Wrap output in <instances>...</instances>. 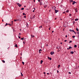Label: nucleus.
Masks as SVG:
<instances>
[{
	"label": "nucleus",
	"instance_id": "f704fd0d",
	"mask_svg": "<svg viewBox=\"0 0 79 79\" xmlns=\"http://www.w3.org/2000/svg\"><path fill=\"white\" fill-rule=\"evenodd\" d=\"M72 37L73 38H74L75 37V36H73Z\"/></svg>",
	"mask_w": 79,
	"mask_h": 79
},
{
	"label": "nucleus",
	"instance_id": "a18cd8bd",
	"mask_svg": "<svg viewBox=\"0 0 79 79\" xmlns=\"http://www.w3.org/2000/svg\"><path fill=\"white\" fill-rule=\"evenodd\" d=\"M19 35H21V33H19Z\"/></svg>",
	"mask_w": 79,
	"mask_h": 79
},
{
	"label": "nucleus",
	"instance_id": "a211bd4d",
	"mask_svg": "<svg viewBox=\"0 0 79 79\" xmlns=\"http://www.w3.org/2000/svg\"><path fill=\"white\" fill-rule=\"evenodd\" d=\"M60 65H59L58 66V68H60Z\"/></svg>",
	"mask_w": 79,
	"mask_h": 79
},
{
	"label": "nucleus",
	"instance_id": "f257e3e1",
	"mask_svg": "<svg viewBox=\"0 0 79 79\" xmlns=\"http://www.w3.org/2000/svg\"><path fill=\"white\" fill-rule=\"evenodd\" d=\"M21 19H22V18H21V17H20L19 18L18 20L19 21H21Z\"/></svg>",
	"mask_w": 79,
	"mask_h": 79
},
{
	"label": "nucleus",
	"instance_id": "13d9d810",
	"mask_svg": "<svg viewBox=\"0 0 79 79\" xmlns=\"http://www.w3.org/2000/svg\"><path fill=\"white\" fill-rule=\"evenodd\" d=\"M74 32L75 34H76V32H75H75Z\"/></svg>",
	"mask_w": 79,
	"mask_h": 79
},
{
	"label": "nucleus",
	"instance_id": "ea45409f",
	"mask_svg": "<svg viewBox=\"0 0 79 79\" xmlns=\"http://www.w3.org/2000/svg\"><path fill=\"white\" fill-rule=\"evenodd\" d=\"M64 42H67V40H64Z\"/></svg>",
	"mask_w": 79,
	"mask_h": 79
},
{
	"label": "nucleus",
	"instance_id": "3c124183",
	"mask_svg": "<svg viewBox=\"0 0 79 79\" xmlns=\"http://www.w3.org/2000/svg\"><path fill=\"white\" fill-rule=\"evenodd\" d=\"M67 35H65V37H67Z\"/></svg>",
	"mask_w": 79,
	"mask_h": 79
},
{
	"label": "nucleus",
	"instance_id": "c85d7f7f",
	"mask_svg": "<svg viewBox=\"0 0 79 79\" xmlns=\"http://www.w3.org/2000/svg\"><path fill=\"white\" fill-rule=\"evenodd\" d=\"M71 42H72V41L70 40L69 41V44H70L71 43Z\"/></svg>",
	"mask_w": 79,
	"mask_h": 79
},
{
	"label": "nucleus",
	"instance_id": "e433bc0d",
	"mask_svg": "<svg viewBox=\"0 0 79 79\" xmlns=\"http://www.w3.org/2000/svg\"><path fill=\"white\" fill-rule=\"evenodd\" d=\"M23 15H26V14H25L24 13H23Z\"/></svg>",
	"mask_w": 79,
	"mask_h": 79
},
{
	"label": "nucleus",
	"instance_id": "c9c22d12",
	"mask_svg": "<svg viewBox=\"0 0 79 79\" xmlns=\"http://www.w3.org/2000/svg\"><path fill=\"white\" fill-rule=\"evenodd\" d=\"M40 51H42V50H41V49H40V50H39V52H40Z\"/></svg>",
	"mask_w": 79,
	"mask_h": 79
},
{
	"label": "nucleus",
	"instance_id": "774afa93",
	"mask_svg": "<svg viewBox=\"0 0 79 79\" xmlns=\"http://www.w3.org/2000/svg\"><path fill=\"white\" fill-rule=\"evenodd\" d=\"M78 36H79V34L78 35Z\"/></svg>",
	"mask_w": 79,
	"mask_h": 79
},
{
	"label": "nucleus",
	"instance_id": "a878e982",
	"mask_svg": "<svg viewBox=\"0 0 79 79\" xmlns=\"http://www.w3.org/2000/svg\"><path fill=\"white\" fill-rule=\"evenodd\" d=\"M60 50H59V49H58V50L57 52H60Z\"/></svg>",
	"mask_w": 79,
	"mask_h": 79
},
{
	"label": "nucleus",
	"instance_id": "603ef678",
	"mask_svg": "<svg viewBox=\"0 0 79 79\" xmlns=\"http://www.w3.org/2000/svg\"><path fill=\"white\" fill-rule=\"evenodd\" d=\"M34 11H34V10H33V13H34Z\"/></svg>",
	"mask_w": 79,
	"mask_h": 79
},
{
	"label": "nucleus",
	"instance_id": "a19ab883",
	"mask_svg": "<svg viewBox=\"0 0 79 79\" xmlns=\"http://www.w3.org/2000/svg\"><path fill=\"white\" fill-rule=\"evenodd\" d=\"M19 39H21V37L19 36Z\"/></svg>",
	"mask_w": 79,
	"mask_h": 79
},
{
	"label": "nucleus",
	"instance_id": "6ab92c4d",
	"mask_svg": "<svg viewBox=\"0 0 79 79\" xmlns=\"http://www.w3.org/2000/svg\"><path fill=\"white\" fill-rule=\"evenodd\" d=\"M47 5L44 6V8H46V7H47Z\"/></svg>",
	"mask_w": 79,
	"mask_h": 79
},
{
	"label": "nucleus",
	"instance_id": "b1692460",
	"mask_svg": "<svg viewBox=\"0 0 79 79\" xmlns=\"http://www.w3.org/2000/svg\"><path fill=\"white\" fill-rule=\"evenodd\" d=\"M2 61L3 62V63H5V61L4 60H2Z\"/></svg>",
	"mask_w": 79,
	"mask_h": 79
},
{
	"label": "nucleus",
	"instance_id": "1a4fd4ad",
	"mask_svg": "<svg viewBox=\"0 0 79 79\" xmlns=\"http://www.w3.org/2000/svg\"><path fill=\"white\" fill-rule=\"evenodd\" d=\"M74 48H76L77 47V45H74Z\"/></svg>",
	"mask_w": 79,
	"mask_h": 79
},
{
	"label": "nucleus",
	"instance_id": "423d86ee",
	"mask_svg": "<svg viewBox=\"0 0 79 79\" xmlns=\"http://www.w3.org/2000/svg\"><path fill=\"white\" fill-rule=\"evenodd\" d=\"M75 11L77 12V9H75Z\"/></svg>",
	"mask_w": 79,
	"mask_h": 79
},
{
	"label": "nucleus",
	"instance_id": "393cba45",
	"mask_svg": "<svg viewBox=\"0 0 79 79\" xmlns=\"http://www.w3.org/2000/svg\"><path fill=\"white\" fill-rule=\"evenodd\" d=\"M69 48L70 49V48H73L72 47H71V46L69 47Z\"/></svg>",
	"mask_w": 79,
	"mask_h": 79
},
{
	"label": "nucleus",
	"instance_id": "79ce46f5",
	"mask_svg": "<svg viewBox=\"0 0 79 79\" xmlns=\"http://www.w3.org/2000/svg\"><path fill=\"white\" fill-rule=\"evenodd\" d=\"M18 21V19H17V20H16V21Z\"/></svg>",
	"mask_w": 79,
	"mask_h": 79
},
{
	"label": "nucleus",
	"instance_id": "7c9ffc66",
	"mask_svg": "<svg viewBox=\"0 0 79 79\" xmlns=\"http://www.w3.org/2000/svg\"><path fill=\"white\" fill-rule=\"evenodd\" d=\"M21 74L22 76H23V74H22V73H21Z\"/></svg>",
	"mask_w": 79,
	"mask_h": 79
},
{
	"label": "nucleus",
	"instance_id": "5701e85b",
	"mask_svg": "<svg viewBox=\"0 0 79 79\" xmlns=\"http://www.w3.org/2000/svg\"><path fill=\"white\" fill-rule=\"evenodd\" d=\"M19 3H17V5H18L19 6Z\"/></svg>",
	"mask_w": 79,
	"mask_h": 79
},
{
	"label": "nucleus",
	"instance_id": "f3484780",
	"mask_svg": "<svg viewBox=\"0 0 79 79\" xmlns=\"http://www.w3.org/2000/svg\"><path fill=\"white\" fill-rule=\"evenodd\" d=\"M66 13H68L69 12V10H67L66 11Z\"/></svg>",
	"mask_w": 79,
	"mask_h": 79
},
{
	"label": "nucleus",
	"instance_id": "338daca9",
	"mask_svg": "<svg viewBox=\"0 0 79 79\" xmlns=\"http://www.w3.org/2000/svg\"><path fill=\"white\" fill-rule=\"evenodd\" d=\"M62 43H60V44H62Z\"/></svg>",
	"mask_w": 79,
	"mask_h": 79
},
{
	"label": "nucleus",
	"instance_id": "473e14b6",
	"mask_svg": "<svg viewBox=\"0 0 79 79\" xmlns=\"http://www.w3.org/2000/svg\"><path fill=\"white\" fill-rule=\"evenodd\" d=\"M56 48H58V49L60 48V47H57Z\"/></svg>",
	"mask_w": 79,
	"mask_h": 79
},
{
	"label": "nucleus",
	"instance_id": "cd10ccee",
	"mask_svg": "<svg viewBox=\"0 0 79 79\" xmlns=\"http://www.w3.org/2000/svg\"><path fill=\"white\" fill-rule=\"evenodd\" d=\"M69 31H70V32H72L73 30H69Z\"/></svg>",
	"mask_w": 79,
	"mask_h": 79
},
{
	"label": "nucleus",
	"instance_id": "8fccbe9b",
	"mask_svg": "<svg viewBox=\"0 0 79 79\" xmlns=\"http://www.w3.org/2000/svg\"><path fill=\"white\" fill-rule=\"evenodd\" d=\"M11 23H12V24H13V21H11Z\"/></svg>",
	"mask_w": 79,
	"mask_h": 79
},
{
	"label": "nucleus",
	"instance_id": "6e6552de",
	"mask_svg": "<svg viewBox=\"0 0 79 79\" xmlns=\"http://www.w3.org/2000/svg\"><path fill=\"white\" fill-rule=\"evenodd\" d=\"M75 3V1L73 2V3H72L73 5H74Z\"/></svg>",
	"mask_w": 79,
	"mask_h": 79
},
{
	"label": "nucleus",
	"instance_id": "4d7b16f0",
	"mask_svg": "<svg viewBox=\"0 0 79 79\" xmlns=\"http://www.w3.org/2000/svg\"><path fill=\"white\" fill-rule=\"evenodd\" d=\"M59 72L58 71H57V73H58V72Z\"/></svg>",
	"mask_w": 79,
	"mask_h": 79
},
{
	"label": "nucleus",
	"instance_id": "052dcab7",
	"mask_svg": "<svg viewBox=\"0 0 79 79\" xmlns=\"http://www.w3.org/2000/svg\"><path fill=\"white\" fill-rule=\"evenodd\" d=\"M49 30H50V28H49Z\"/></svg>",
	"mask_w": 79,
	"mask_h": 79
},
{
	"label": "nucleus",
	"instance_id": "4be33fe9",
	"mask_svg": "<svg viewBox=\"0 0 79 79\" xmlns=\"http://www.w3.org/2000/svg\"><path fill=\"white\" fill-rule=\"evenodd\" d=\"M19 7H21V4H19Z\"/></svg>",
	"mask_w": 79,
	"mask_h": 79
},
{
	"label": "nucleus",
	"instance_id": "680f3d73",
	"mask_svg": "<svg viewBox=\"0 0 79 79\" xmlns=\"http://www.w3.org/2000/svg\"><path fill=\"white\" fill-rule=\"evenodd\" d=\"M33 1H34V2H35V0H33Z\"/></svg>",
	"mask_w": 79,
	"mask_h": 79
},
{
	"label": "nucleus",
	"instance_id": "e2e57ef3",
	"mask_svg": "<svg viewBox=\"0 0 79 79\" xmlns=\"http://www.w3.org/2000/svg\"><path fill=\"white\" fill-rule=\"evenodd\" d=\"M55 20H56V18L55 19Z\"/></svg>",
	"mask_w": 79,
	"mask_h": 79
},
{
	"label": "nucleus",
	"instance_id": "58836bf2",
	"mask_svg": "<svg viewBox=\"0 0 79 79\" xmlns=\"http://www.w3.org/2000/svg\"><path fill=\"white\" fill-rule=\"evenodd\" d=\"M14 21H15V22H16V19H14Z\"/></svg>",
	"mask_w": 79,
	"mask_h": 79
},
{
	"label": "nucleus",
	"instance_id": "c756f323",
	"mask_svg": "<svg viewBox=\"0 0 79 79\" xmlns=\"http://www.w3.org/2000/svg\"><path fill=\"white\" fill-rule=\"evenodd\" d=\"M40 5H42V2H40Z\"/></svg>",
	"mask_w": 79,
	"mask_h": 79
},
{
	"label": "nucleus",
	"instance_id": "72a5a7b5",
	"mask_svg": "<svg viewBox=\"0 0 79 79\" xmlns=\"http://www.w3.org/2000/svg\"><path fill=\"white\" fill-rule=\"evenodd\" d=\"M8 23H6V25H5V26H7V25H8Z\"/></svg>",
	"mask_w": 79,
	"mask_h": 79
},
{
	"label": "nucleus",
	"instance_id": "aec40b11",
	"mask_svg": "<svg viewBox=\"0 0 79 79\" xmlns=\"http://www.w3.org/2000/svg\"><path fill=\"white\" fill-rule=\"evenodd\" d=\"M21 40H24V37H23V38H21Z\"/></svg>",
	"mask_w": 79,
	"mask_h": 79
},
{
	"label": "nucleus",
	"instance_id": "412c9836",
	"mask_svg": "<svg viewBox=\"0 0 79 79\" xmlns=\"http://www.w3.org/2000/svg\"><path fill=\"white\" fill-rule=\"evenodd\" d=\"M76 31H79V29H78V28H76Z\"/></svg>",
	"mask_w": 79,
	"mask_h": 79
},
{
	"label": "nucleus",
	"instance_id": "4c0bfd02",
	"mask_svg": "<svg viewBox=\"0 0 79 79\" xmlns=\"http://www.w3.org/2000/svg\"><path fill=\"white\" fill-rule=\"evenodd\" d=\"M69 74H71V73L70 72H69Z\"/></svg>",
	"mask_w": 79,
	"mask_h": 79
},
{
	"label": "nucleus",
	"instance_id": "39448f33",
	"mask_svg": "<svg viewBox=\"0 0 79 79\" xmlns=\"http://www.w3.org/2000/svg\"><path fill=\"white\" fill-rule=\"evenodd\" d=\"M32 18L33 19H34L35 18V15H34L33 16Z\"/></svg>",
	"mask_w": 79,
	"mask_h": 79
},
{
	"label": "nucleus",
	"instance_id": "de8ad7c7",
	"mask_svg": "<svg viewBox=\"0 0 79 79\" xmlns=\"http://www.w3.org/2000/svg\"><path fill=\"white\" fill-rule=\"evenodd\" d=\"M47 74L48 75L49 74V73H47Z\"/></svg>",
	"mask_w": 79,
	"mask_h": 79
},
{
	"label": "nucleus",
	"instance_id": "6e6d98bb",
	"mask_svg": "<svg viewBox=\"0 0 79 79\" xmlns=\"http://www.w3.org/2000/svg\"><path fill=\"white\" fill-rule=\"evenodd\" d=\"M38 1L39 2H40V0H38Z\"/></svg>",
	"mask_w": 79,
	"mask_h": 79
},
{
	"label": "nucleus",
	"instance_id": "f8f14e48",
	"mask_svg": "<svg viewBox=\"0 0 79 79\" xmlns=\"http://www.w3.org/2000/svg\"><path fill=\"white\" fill-rule=\"evenodd\" d=\"M75 21H78V20H79V19H75Z\"/></svg>",
	"mask_w": 79,
	"mask_h": 79
},
{
	"label": "nucleus",
	"instance_id": "2f4dec72",
	"mask_svg": "<svg viewBox=\"0 0 79 79\" xmlns=\"http://www.w3.org/2000/svg\"><path fill=\"white\" fill-rule=\"evenodd\" d=\"M72 32H75V31L74 30H72Z\"/></svg>",
	"mask_w": 79,
	"mask_h": 79
},
{
	"label": "nucleus",
	"instance_id": "9b49d317",
	"mask_svg": "<svg viewBox=\"0 0 79 79\" xmlns=\"http://www.w3.org/2000/svg\"><path fill=\"white\" fill-rule=\"evenodd\" d=\"M42 63H43V60H41L40 64H42Z\"/></svg>",
	"mask_w": 79,
	"mask_h": 79
},
{
	"label": "nucleus",
	"instance_id": "49530a36",
	"mask_svg": "<svg viewBox=\"0 0 79 79\" xmlns=\"http://www.w3.org/2000/svg\"><path fill=\"white\" fill-rule=\"evenodd\" d=\"M69 49H69V48H67L68 50H69Z\"/></svg>",
	"mask_w": 79,
	"mask_h": 79
},
{
	"label": "nucleus",
	"instance_id": "f03ea898",
	"mask_svg": "<svg viewBox=\"0 0 79 79\" xmlns=\"http://www.w3.org/2000/svg\"><path fill=\"white\" fill-rule=\"evenodd\" d=\"M54 54V52H52L50 53V54H51V55H52L53 54Z\"/></svg>",
	"mask_w": 79,
	"mask_h": 79
},
{
	"label": "nucleus",
	"instance_id": "2eb2a0df",
	"mask_svg": "<svg viewBox=\"0 0 79 79\" xmlns=\"http://www.w3.org/2000/svg\"><path fill=\"white\" fill-rule=\"evenodd\" d=\"M39 28H42V26H40L39 27Z\"/></svg>",
	"mask_w": 79,
	"mask_h": 79
},
{
	"label": "nucleus",
	"instance_id": "bb28decb",
	"mask_svg": "<svg viewBox=\"0 0 79 79\" xmlns=\"http://www.w3.org/2000/svg\"><path fill=\"white\" fill-rule=\"evenodd\" d=\"M22 63L23 64V65H24V62H22Z\"/></svg>",
	"mask_w": 79,
	"mask_h": 79
},
{
	"label": "nucleus",
	"instance_id": "69168bd1",
	"mask_svg": "<svg viewBox=\"0 0 79 79\" xmlns=\"http://www.w3.org/2000/svg\"><path fill=\"white\" fill-rule=\"evenodd\" d=\"M2 22H3V19H2Z\"/></svg>",
	"mask_w": 79,
	"mask_h": 79
},
{
	"label": "nucleus",
	"instance_id": "c03bdc74",
	"mask_svg": "<svg viewBox=\"0 0 79 79\" xmlns=\"http://www.w3.org/2000/svg\"><path fill=\"white\" fill-rule=\"evenodd\" d=\"M71 14H70L69 15V16H71Z\"/></svg>",
	"mask_w": 79,
	"mask_h": 79
},
{
	"label": "nucleus",
	"instance_id": "9d476101",
	"mask_svg": "<svg viewBox=\"0 0 79 79\" xmlns=\"http://www.w3.org/2000/svg\"><path fill=\"white\" fill-rule=\"evenodd\" d=\"M31 37H34V35H31Z\"/></svg>",
	"mask_w": 79,
	"mask_h": 79
},
{
	"label": "nucleus",
	"instance_id": "0e129e2a",
	"mask_svg": "<svg viewBox=\"0 0 79 79\" xmlns=\"http://www.w3.org/2000/svg\"><path fill=\"white\" fill-rule=\"evenodd\" d=\"M77 34H79V33L78 32H77Z\"/></svg>",
	"mask_w": 79,
	"mask_h": 79
},
{
	"label": "nucleus",
	"instance_id": "0eeeda50",
	"mask_svg": "<svg viewBox=\"0 0 79 79\" xmlns=\"http://www.w3.org/2000/svg\"><path fill=\"white\" fill-rule=\"evenodd\" d=\"M70 53H71V54H73V53H74V52L73 51L71 52Z\"/></svg>",
	"mask_w": 79,
	"mask_h": 79
},
{
	"label": "nucleus",
	"instance_id": "09e8293b",
	"mask_svg": "<svg viewBox=\"0 0 79 79\" xmlns=\"http://www.w3.org/2000/svg\"><path fill=\"white\" fill-rule=\"evenodd\" d=\"M44 74H45V72H44Z\"/></svg>",
	"mask_w": 79,
	"mask_h": 79
},
{
	"label": "nucleus",
	"instance_id": "7ed1b4c3",
	"mask_svg": "<svg viewBox=\"0 0 79 79\" xmlns=\"http://www.w3.org/2000/svg\"><path fill=\"white\" fill-rule=\"evenodd\" d=\"M55 13H57V12H58V11H59L58 10H55Z\"/></svg>",
	"mask_w": 79,
	"mask_h": 79
},
{
	"label": "nucleus",
	"instance_id": "37998d69",
	"mask_svg": "<svg viewBox=\"0 0 79 79\" xmlns=\"http://www.w3.org/2000/svg\"><path fill=\"white\" fill-rule=\"evenodd\" d=\"M26 16H24V17L25 18H26Z\"/></svg>",
	"mask_w": 79,
	"mask_h": 79
},
{
	"label": "nucleus",
	"instance_id": "bf43d9fd",
	"mask_svg": "<svg viewBox=\"0 0 79 79\" xmlns=\"http://www.w3.org/2000/svg\"><path fill=\"white\" fill-rule=\"evenodd\" d=\"M9 25L10 26H11V24H10Z\"/></svg>",
	"mask_w": 79,
	"mask_h": 79
},
{
	"label": "nucleus",
	"instance_id": "864d4df0",
	"mask_svg": "<svg viewBox=\"0 0 79 79\" xmlns=\"http://www.w3.org/2000/svg\"><path fill=\"white\" fill-rule=\"evenodd\" d=\"M53 32H54V31H52V33H53Z\"/></svg>",
	"mask_w": 79,
	"mask_h": 79
},
{
	"label": "nucleus",
	"instance_id": "20e7f679",
	"mask_svg": "<svg viewBox=\"0 0 79 79\" xmlns=\"http://www.w3.org/2000/svg\"><path fill=\"white\" fill-rule=\"evenodd\" d=\"M48 60H52V58H51V57H48Z\"/></svg>",
	"mask_w": 79,
	"mask_h": 79
},
{
	"label": "nucleus",
	"instance_id": "5fc2aeb1",
	"mask_svg": "<svg viewBox=\"0 0 79 79\" xmlns=\"http://www.w3.org/2000/svg\"><path fill=\"white\" fill-rule=\"evenodd\" d=\"M63 13L64 14V13H65V12H64Z\"/></svg>",
	"mask_w": 79,
	"mask_h": 79
},
{
	"label": "nucleus",
	"instance_id": "ddd939ff",
	"mask_svg": "<svg viewBox=\"0 0 79 79\" xmlns=\"http://www.w3.org/2000/svg\"><path fill=\"white\" fill-rule=\"evenodd\" d=\"M69 2H70V3H71V2H73V0H70Z\"/></svg>",
	"mask_w": 79,
	"mask_h": 79
},
{
	"label": "nucleus",
	"instance_id": "dca6fc26",
	"mask_svg": "<svg viewBox=\"0 0 79 79\" xmlns=\"http://www.w3.org/2000/svg\"><path fill=\"white\" fill-rule=\"evenodd\" d=\"M24 9L23 8H22L21 9V10H24Z\"/></svg>",
	"mask_w": 79,
	"mask_h": 79
},
{
	"label": "nucleus",
	"instance_id": "4468645a",
	"mask_svg": "<svg viewBox=\"0 0 79 79\" xmlns=\"http://www.w3.org/2000/svg\"><path fill=\"white\" fill-rule=\"evenodd\" d=\"M15 47H18V46L17 45V44H15Z\"/></svg>",
	"mask_w": 79,
	"mask_h": 79
}]
</instances>
